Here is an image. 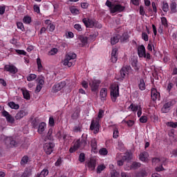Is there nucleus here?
I'll use <instances>...</instances> for the list:
<instances>
[{
    "instance_id": "obj_33",
    "label": "nucleus",
    "mask_w": 177,
    "mask_h": 177,
    "mask_svg": "<svg viewBox=\"0 0 177 177\" xmlns=\"http://www.w3.org/2000/svg\"><path fill=\"white\" fill-rule=\"evenodd\" d=\"M97 35H99V33L97 32H94L93 34H91L89 37H87V38L90 42H93V41L96 39V37H97Z\"/></svg>"
},
{
    "instance_id": "obj_40",
    "label": "nucleus",
    "mask_w": 177,
    "mask_h": 177,
    "mask_svg": "<svg viewBox=\"0 0 177 177\" xmlns=\"http://www.w3.org/2000/svg\"><path fill=\"white\" fill-rule=\"evenodd\" d=\"M142 164L140 162H133L131 165V169H138V168H140Z\"/></svg>"
},
{
    "instance_id": "obj_6",
    "label": "nucleus",
    "mask_w": 177,
    "mask_h": 177,
    "mask_svg": "<svg viewBox=\"0 0 177 177\" xmlns=\"http://www.w3.org/2000/svg\"><path fill=\"white\" fill-rule=\"evenodd\" d=\"M101 81L99 80H91L89 82V86L91 88L92 92H97L99 87L100 86Z\"/></svg>"
},
{
    "instance_id": "obj_36",
    "label": "nucleus",
    "mask_w": 177,
    "mask_h": 177,
    "mask_svg": "<svg viewBox=\"0 0 177 177\" xmlns=\"http://www.w3.org/2000/svg\"><path fill=\"white\" fill-rule=\"evenodd\" d=\"M122 160L124 161H131V160H132V155L129 152H127L125 155L122 156Z\"/></svg>"
},
{
    "instance_id": "obj_58",
    "label": "nucleus",
    "mask_w": 177,
    "mask_h": 177,
    "mask_svg": "<svg viewBox=\"0 0 177 177\" xmlns=\"http://www.w3.org/2000/svg\"><path fill=\"white\" fill-rule=\"evenodd\" d=\"M147 175V173L146 171H140L137 173L136 177H145Z\"/></svg>"
},
{
    "instance_id": "obj_18",
    "label": "nucleus",
    "mask_w": 177,
    "mask_h": 177,
    "mask_svg": "<svg viewBox=\"0 0 177 177\" xmlns=\"http://www.w3.org/2000/svg\"><path fill=\"white\" fill-rule=\"evenodd\" d=\"M36 129H37V132L39 135H42L44 132H45V129H46V123L45 122H40Z\"/></svg>"
},
{
    "instance_id": "obj_9",
    "label": "nucleus",
    "mask_w": 177,
    "mask_h": 177,
    "mask_svg": "<svg viewBox=\"0 0 177 177\" xmlns=\"http://www.w3.org/2000/svg\"><path fill=\"white\" fill-rule=\"evenodd\" d=\"M100 129V124H99V120H93L90 125L91 131H94V133H99Z\"/></svg>"
},
{
    "instance_id": "obj_60",
    "label": "nucleus",
    "mask_w": 177,
    "mask_h": 177,
    "mask_svg": "<svg viewBox=\"0 0 177 177\" xmlns=\"http://www.w3.org/2000/svg\"><path fill=\"white\" fill-rule=\"evenodd\" d=\"M52 133H53V129L50 128L48 129V132L47 133L48 139L50 140L52 139Z\"/></svg>"
},
{
    "instance_id": "obj_47",
    "label": "nucleus",
    "mask_w": 177,
    "mask_h": 177,
    "mask_svg": "<svg viewBox=\"0 0 177 177\" xmlns=\"http://www.w3.org/2000/svg\"><path fill=\"white\" fill-rule=\"evenodd\" d=\"M122 122H125V124H127L128 127H133V124H135V122L133 120H124Z\"/></svg>"
},
{
    "instance_id": "obj_25",
    "label": "nucleus",
    "mask_w": 177,
    "mask_h": 177,
    "mask_svg": "<svg viewBox=\"0 0 177 177\" xmlns=\"http://www.w3.org/2000/svg\"><path fill=\"white\" fill-rule=\"evenodd\" d=\"M100 97L101 98V100H102V101L106 100V97H107V88H102L100 90Z\"/></svg>"
},
{
    "instance_id": "obj_14",
    "label": "nucleus",
    "mask_w": 177,
    "mask_h": 177,
    "mask_svg": "<svg viewBox=\"0 0 177 177\" xmlns=\"http://www.w3.org/2000/svg\"><path fill=\"white\" fill-rule=\"evenodd\" d=\"M161 97V95L160 94V92L157 91V89L152 88L151 91V98L153 102H156V100H160Z\"/></svg>"
},
{
    "instance_id": "obj_57",
    "label": "nucleus",
    "mask_w": 177,
    "mask_h": 177,
    "mask_svg": "<svg viewBox=\"0 0 177 177\" xmlns=\"http://www.w3.org/2000/svg\"><path fill=\"white\" fill-rule=\"evenodd\" d=\"M16 53L17 55H24V56H26L27 55V52L24 50H15Z\"/></svg>"
},
{
    "instance_id": "obj_44",
    "label": "nucleus",
    "mask_w": 177,
    "mask_h": 177,
    "mask_svg": "<svg viewBox=\"0 0 177 177\" xmlns=\"http://www.w3.org/2000/svg\"><path fill=\"white\" fill-rule=\"evenodd\" d=\"M26 78H27V81H28L29 82H31V81H34V80L37 78V75L30 74L29 76H28Z\"/></svg>"
},
{
    "instance_id": "obj_8",
    "label": "nucleus",
    "mask_w": 177,
    "mask_h": 177,
    "mask_svg": "<svg viewBox=\"0 0 177 177\" xmlns=\"http://www.w3.org/2000/svg\"><path fill=\"white\" fill-rule=\"evenodd\" d=\"M109 10L111 13H121L125 10V7L121 4H113Z\"/></svg>"
},
{
    "instance_id": "obj_19",
    "label": "nucleus",
    "mask_w": 177,
    "mask_h": 177,
    "mask_svg": "<svg viewBox=\"0 0 177 177\" xmlns=\"http://www.w3.org/2000/svg\"><path fill=\"white\" fill-rule=\"evenodd\" d=\"M26 115H28V112L26 111L25 110H20L16 113L15 119L21 120V118H24L26 117Z\"/></svg>"
},
{
    "instance_id": "obj_24",
    "label": "nucleus",
    "mask_w": 177,
    "mask_h": 177,
    "mask_svg": "<svg viewBox=\"0 0 177 177\" xmlns=\"http://www.w3.org/2000/svg\"><path fill=\"white\" fill-rule=\"evenodd\" d=\"M32 174V168L26 167L21 177H30Z\"/></svg>"
},
{
    "instance_id": "obj_63",
    "label": "nucleus",
    "mask_w": 177,
    "mask_h": 177,
    "mask_svg": "<svg viewBox=\"0 0 177 177\" xmlns=\"http://www.w3.org/2000/svg\"><path fill=\"white\" fill-rule=\"evenodd\" d=\"M118 176H120V174H118V172H117V171L113 170L111 172V177H118Z\"/></svg>"
},
{
    "instance_id": "obj_35",
    "label": "nucleus",
    "mask_w": 177,
    "mask_h": 177,
    "mask_svg": "<svg viewBox=\"0 0 177 177\" xmlns=\"http://www.w3.org/2000/svg\"><path fill=\"white\" fill-rule=\"evenodd\" d=\"M31 21H32L31 17L28 15H26L24 17L23 23H24V24H30Z\"/></svg>"
},
{
    "instance_id": "obj_12",
    "label": "nucleus",
    "mask_w": 177,
    "mask_h": 177,
    "mask_svg": "<svg viewBox=\"0 0 177 177\" xmlns=\"http://www.w3.org/2000/svg\"><path fill=\"white\" fill-rule=\"evenodd\" d=\"M64 86H66V82H61L55 84L52 88L53 93H57V92H59V91H62Z\"/></svg>"
},
{
    "instance_id": "obj_42",
    "label": "nucleus",
    "mask_w": 177,
    "mask_h": 177,
    "mask_svg": "<svg viewBox=\"0 0 177 177\" xmlns=\"http://www.w3.org/2000/svg\"><path fill=\"white\" fill-rule=\"evenodd\" d=\"M108 153L109 151H107V149L106 148H102L99 151V154H100V156H107Z\"/></svg>"
},
{
    "instance_id": "obj_54",
    "label": "nucleus",
    "mask_w": 177,
    "mask_h": 177,
    "mask_svg": "<svg viewBox=\"0 0 177 177\" xmlns=\"http://www.w3.org/2000/svg\"><path fill=\"white\" fill-rule=\"evenodd\" d=\"M48 125L50 127H55V119L53 118V117L49 118Z\"/></svg>"
},
{
    "instance_id": "obj_31",
    "label": "nucleus",
    "mask_w": 177,
    "mask_h": 177,
    "mask_svg": "<svg viewBox=\"0 0 177 177\" xmlns=\"http://www.w3.org/2000/svg\"><path fill=\"white\" fill-rule=\"evenodd\" d=\"M177 4L176 2L173 1L170 3V13H177Z\"/></svg>"
},
{
    "instance_id": "obj_2",
    "label": "nucleus",
    "mask_w": 177,
    "mask_h": 177,
    "mask_svg": "<svg viewBox=\"0 0 177 177\" xmlns=\"http://www.w3.org/2000/svg\"><path fill=\"white\" fill-rule=\"evenodd\" d=\"M88 134L83 133L81 139L77 140L75 142V149H84L87 145L86 140H88Z\"/></svg>"
},
{
    "instance_id": "obj_53",
    "label": "nucleus",
    "mask_w": 177,
    "mask_h": 177,
    "mask_svg": "<svg viewBox=\"0 0 177 177\" xmlns=\"http://www.w3.org/2000/svg\"><path fill=\"white\" fill-rule=\"evenodd\" d=\"M70 11L72 15H78V13H80V10L74 7L71 8Z\"/></svg>"
},
{
    "instance_id": "obj_20",
    "label": "nucleus",
    "mask_w": 177,
    "mask_h": 177,
    "mask_svg": "<svg viewBox=\"0 0 177 177\" xmlns=\"http://www.w3.org/2000/svg\"><path fill=\"white\" fill-rule=\"evenodd\" d=\"M81 113V108L76 106L74 113L71 115L72 120H78L80 118V114Z\"/></svg>"
},
{
    "instance_id": "obj_10",
    "label": "nucleus",
    "mask_w": 177,
    "mask_h": 177,
    "mask_svg": "<svg viewBox=\"0 0 177 177\" xmlns=\"http://www.w3.org/2000/svg\"><path fill=\"white\" fill-rule=\"evenodd\" d=\"M82 23H84L86 28H93V27H95V19L84 18L82 19Z\"/></svg>"
},
{
    "instance_id": "obj_13",
    "label": "nucleus",
    "mask_w": 177,
    "mask_h": 177,
    "mask_svg": "<svg viewBox=\"0 0 177 177\" xmlns=\"http://www.w3.org/2000/svg\"><path fill=\"white\" fill-rule=\"evenodd\" d=\"M86 167H87V168H88L89 171H95V168H96L95 159L91 158L88 161H86Z\"/></svg>"
},
{
    "instance_id": "obj_64",
    "label": "nucleus",
    "mask_w": 177,
    "mask_h": 177,
    "mask_svg": "<svg viewBox=\"0 0 177 177\" xmlns=\"http://www.w3.org/2000/svg\"><path fill=\"white\" fill-rule=\"evenodd\" d=\"M33 10L34 12H36V13H40L39 6L35 4L33 6Z\"/></svg>"
},
{
    "instance_id": "obj_41",
    "label": "nucleus",
    "mask_w": 177,
    "mask_h": 177,
    "mask_svg": "<svg viewBox=\"0 0 177 177\" xmlns=\"http://www.w3.org/2000/svg\"><path fill=\"white\" fill-rule=\"evenodd\" d=\"M27 162H28V156H24L20 162L21 165H22L23 167H24V165H26V164H27Z\"/></svg>"
},
{
    "instance_id": "obj_52",
    "label": "nucleus",
    "mask_w": 177,
    "mask_h": 177,
    "mask_svg": "<svg viewBox=\"0 0 177 177\" xmlns=\"http://www.w3.org/2000/svg\"><path fill=\"white\" fill-rule=\"evenodd\" d=\"M79 161L80 162H85V153H81L79 156Z\"/></svg>"
},
{
    "instance_id": "obj_3",
    "label": "nucleus",
    "mask_w": 177,
    "mask_h": 177,
    "mask_svg": "<svg viewBox=\"0 0 177 177\" xmlns=\"http://www.w3.org/2000/svg\"><path fill=\"white\" fill-rule=\"evenodd\" d=\"M75 57H77V55L75 53H70L66 56V58L62 62L64 66H68V67L74 66V59H75Z\"/></svg>"
},
{
    "instance_id": "obj_22",
    "label": "nucleus",
    "mask_w": 177,
    "mask_h": 177,
    "mask_svg": "<svg viewBox=\"0 0 177 177\" xmlns=\"http://www.w3.org/2000/svg\"><path fill=\"white\" fill-rule=\"evenodd\" d=\"M91 151L93 153L97 152V141H96V138H93L91 140Z\"/></svg>"
},
{
    "instance_id": "obj_56",
    "label": "nucleus",
    "mask_w": 177,
    "mask_h": 177,
    "mask_svg": "<svg viewBox=\"0 0 177 177\" xmlns=\"http://www.w3.org/2000/svg\"><path fill=\"white\" fill-rule=\"evenodd\" d=\"M74 29L77 30V31L81 32L82 31V26L80 24H76L74 25Z\"/></svg>"
},
{
    "instance_id": "obj_37",
    "label": "nucleus",
    "mask_w": 177,
    "mask_h": 177,
    "mask_svg": "<svg viewBox=\"0 0 177 177\" xmlns=\"http://www.w3.org/2000/svg\"><path fill=\"white\" fill-rule=\"evenodd\" d=\"M131 66L136 71H139V66H138V59H133L131 62Z\"/></svg>"
},
{
    "instance_id": "obj_26",
    "label": "nucleus",
    "mask_w": 177,
    "mask_h": 177,
    "mask_svg": "<svg viewBox=\"0 0 177 177\" xmlns=\"http://www.w3.org/2000/svg\"><path fill=\"white\" fill-rule=\"evenodd\" d=\"M148 158H149V153H147V151L141 152L139 155L140 161H142L143 162H145V161H146Z\"/></svg>"
},
{
    "instance_id": "obj_50",
    "label": "nucleus",
    "mask_w": 177,
    "mask_h": 177,
    "mask_svg": "<svg viewBox=\"0 0 177 177\" xmlns=\"http://www.w3.org/2000/svg\"><path fill=\"white\" fill-rule=\"evenodd\" d=\"M140 122L142 124H146L147 122V116L146 115H142L140 118Z\"/></svg>"
},
{
    "instance_id": "obj_11",
    "label": "nucleus",
    "mask_w": 177,
    "mask_h": 177,
    "mask_svg": "<svg viewBox=\"0 0 177 177\" xmlns=\"http://www.w3.org/2000/svg\"><path fill=\"white\" fill-rule=\"evenodd\" d=\"M4 71L10 73V74H16L19 70L15 65L6 64L4 66Z\"/></svg>"
},
{
    "instance_id": "obj_46",
    "label": "nucleus",
    "mask_w": 177,
    "mask_h": 177,
    "mask_svg": "<svg viewBox=\"0 0 177 177\" xmlns=\"http://www.w3.org/2000/svg\"><path fill=\"white\" fill-rule=\"evenodd\" d=\"M17 28L21 30V31H24L26 28H24V24H23V22L18 21L17 22Z\"/></svg>"
},
{
    "instance_id": "obj_1",
    "label": "nucleus",
    "mask_w": 177,
    "mask_h": 177,
    "mask_svg": "<svg viewBox=\"0 0 177 177\" xmlns=\"http://www.w3.org/2000/svg\"><path fill=\"white\" fill-rule=\"evenodd\" d=\"M120 96V86L118 84H112L111 86V98L113 103L117 102V98Z\"/></svg>"
},
{
    "instance_id": "obj_45",
    "label": "nucleus",
    "mask_w": 177,
    "mask_h": 177,
    "mask_svg": "<svg viewBox=\"0 0 177 177\" xmlns=\"http://www.w3.org/2000/svg\"><path fill=\"white\" fill-rule=\"evenodd\" d=\"M37 68L39 71H41L42 68H44V66H42V63L41 62V59L37 58Z\"/></svg>"
},
{
    "instance_id": "obj_38",
    "label": "nucleus",
    "mask_w": 177,
    "mask_h": 177,
    "mask_svg": "<svg viewBox=\"0 0 177 177\" xmlns=\"http://www.w3.org/2000/svg\"><path fill=\"white\" fill-rule=\"evenodd\" d=\"M39 125V120L35 118L32 121V127L34 128V129H37Z\"/></svg>"
},
{
    "instance_id": "obj_30",
    "label": "nucleus",
    "mask_w": 177,
    "mask_h": 177,
    "mask_svg": "<svg viewBox=\"0 0 177 177\" xmlns=\"http://www.w3.org/2000/svg\"><path fill=\"white\" fill-rule=\"evenodd\" d=\"M79 39L82 42V46H85V45H88V41H89V39H88V37L80 35L79 37Z\"/></svg>"
},
{
    "instance_id": "obj_32",
    "label": "nucleus",
    "mask_w": 177,
    "mask_h": 177,
    "mask_svg": "<svg viewBox=\"0 0 177 177\" xmlns=\"http://www.w3.org/2000/svg\"><path fill=\"white\" fill-rule=\"evenodd\" d=\"M8 104L9 107H10V109H12L14 110H19V109H20V105H19L18 104H15V102H10Z\"/></svg>"
},
{
    "instance_id": "obj_21",
    "label": "nucleus",
    "mask_w": 177,
    "mask_h": 177,
    "mask_svg": "<svg viewBox=\"0 0 177 177\" xmlns=\"http://www.w3.org/2000/svg\"><path fill=\"white\" fill-rule=\"evenodd\" d=\"M119 39H120L122 44H125L129 41V35H128V32H124L121 36H119Z\"/></svg>"
},
{
    "instance_id": "obj_15",
    "label": "nucleus",
    "mask_w": 177,
    "mask_h": 177,
    "mask_svg": "<svg viewBox=\"0 0 177 177\" xmlns=\"http://www.w3.org/2000/svg\"><path fill=\"white\" fill-rule=\"evenodd\" d=\"M2 115L3 117H6V121L8 122L10 124H15V118H13V116H12V115H10L9 112L3 111L2 112Z\"/></svg>"
},
{
    "instance_id": "obj_61",
    "label": "nucleus",
    "mask_w": 177,
    "mask_h": 177,
    "mask_svg": "<svg viewBox=\"0 0 177 177\" xmlns=\"http://www.w3.org/2000/svg\"><path fill=\"white\" fill-rule=\"evenodd\" d=\"M41 174L44 177L48 176V175L49 174V171L48 170V169H44L41 171Z\"/></svg>"
},
{
    "instance_id": "obj_16",
    "label": "nucleus",
    "mask_w": 177,
    "mask_h": 177,
    "mask_svg": "<svg viewBox=\"0 0 177 177\" xmlns=\"http://www.w3.org/2000/svg\"><path fill=\"white\" fill-rule=\"evenodd\" d=\"M5 143L7 146H9L10 145V147H15V146H17V142H16V140H15L12 137L6 138Z\"/></svg>"
},
{
    "instance_id": "obj_55",
    "label": "nucleus",
    "mask_w": 177,
    "mask_h": 177,
    "mask_svg": "<svg viewBox=\"0 0 177 177\" xmlns=\"http://www.w3.org/2000/svg\"><path fill=\"white\" fill-rule=\"evenodd\" d=\"M47 30H48V31H50V32H53L55 31V26L53 24H50L47 26Z\"/></svg>"
},
{
    "instance_id": "obj_5",
    "label": "nucleus",
    "mask_w": 177,
    "mask_h": 177,
    "mask_svg": "<svg viewBox=\"0 0 177 177\" xmlns=\"http://www.w3.org/2000/svg\"><path fill=\"white\" fill-rule=\"evenodd\" d=\"M132 71V68L131 67V66H125L122 67V68L120 69V80L122 81H124V80H125V78H127V77H128V75H129V73Z\"/></svg>"
},
{
    "instance_id": "obj_59",
    "label": "nucleus",
    "mask_w": 177,
    "mask_h": 177,
    "mask_svg": "<svg viewBox=\"0 0 177 177\" xmlns=\"http://www.w3.org/2000/svg\"><path fill=\"white\" fill-rule=\"evenodd\" d=\"M168 127H170L171 128H177V122H169L167 123Z\"/></svg>"
},
{
    "instance_id": "obj_4",
    "label": "nucleus",
    "mask_w": 177,
    "mask_h": 177,
    "mask_svg": "<svg viewBox=\"0 0 177 177\" xmlns=\"http://www.w3.org/2000/svg\"><path fill=\"white\" fill-rule=\"evenodd\" d=\"M138 55L139 57H144L147 61L151 59L150 53H146V48L143 45L138 46Z\"/></svg>"
},
{
    "instance_id": "obj_49",
    "label": "nucleus",
    "mask_w": 177,
    "mask_h": 177,
    "mask_svg": "<svg viewBox=\"0 0 177 177\" xmlns=\"http://www.w3.org/2000/svg\"><path fill=\"white\" fill-rule=\"evenodd\" d=\"M161 23L164 27H168V21L166 17H163L161 18Z\"/></svg>"
},
{
    "instance_id": "obj_23",
    "label": "nucleus",
    "mask_w": 177,
    "mask_h": 177,
    "mask_svg": "<svg viewBox=\"0 0 177 177\" xmlns=\"http://www.w3.org/2000/svg\"><path fill=\"white\" fill-rule=\"evenodd\" d=\"M171 106H172V102H166L161 109L162 112L168 113L171 110Z\"/></svg>"
},
{
    "instance_id": "obj_51",
    "label": "nucleus",
    "mask_w": 177,
    "mask_h": 177,
    "mask_svg": "<svg viewBox=\"0 0 177 177\" xmlns=\"http://www.w3.org/2000/svg\"><path fill=\"white\" fill-rule=\"evenodd\" d=\"M142 39L145 41V42H147V41H149V35H147V33H146L145 32H142Z\"/></svg>"
},
{
    "instance_id": "obj_39",
    "label": "nucleus",
    "mask_w": 177,
    "mask_h": 177,
    "mask_svg": "<svg viewBox=\"0 0 177 177\" xmlns=\"http://www.w3.org/2000/svg\"><path fill=\"white\" fill-rule=\"evenodd\" d=\"M162 10H163V12H165L169 10V6L168 5V3L167 1L162 2Z\"/></svg>"
},
{
    "instance_id": "obj_62",
    "label": "nucleus",
    "mask_w": 177,
    "mask_h": 177,
    "mask_svg": "<svg viewBox=\"0 0 177 177\" xmlns=\"http://www.w3.org/2000/svg\"><path fill=\"white\" fill-rule=\"evenodd\" d=\"M106 6L109 8V10H111V8L113 6L114 3H111L109 0H107L105 3Z\"/></svg>"
},
{
    "instance_id": "obj_48",
    "label": "nucleus",
    "mask_w": 177,
    "mask_h": 177,
    "mask_svg": "<svg viewBox=\"0 0 177 177\" xmlns=\"http://www.w3.org/2000/svg\"><path fill=\"white\" fill-rule=\"evenodd\" d=\"M120 132L118 131V129L115 128L113 130V139H117L119 136Z\"/></svg>"
},
{
    "instance_id": "obj_28",
    "label": "nucleus",
    "mask_w": 177,
    "mask_h": 177,
    "mask_svg": "<svg viewBox=\"0 0 177 177\" xmlns=\"http://www.w3.org/2000/svg\"><path fill=\"white\" fill-rule=\"evenodd\" d=\"M21 91L22 92L24 99H26V100H30V91H28L27 88H21Z\"/></svg>"
},
{
    "instance_id": "obj_27",
    "label": "nucleus",
    "mask_w": 177,
    "mask_h": 177,
    "mask_svg": "<svg viewBox=\"0 0 177 177\" xmlns=\"http://www.w3.org/2000/svg\"><path fill=\"white\" fill-rule=\"evenodd\" d=\"M120 42V35L117 34L112 37H111V44L115 45Z\"/></svg>"
},
{
    "instance_id": "obj_34",
    "label": "nucleus",
    "mask_w": 177,
    "mask_h": 177,
    "mask_svg": "<svg viewBox=\"0 0 177 177\" xmlns=\"http://www.w3.org/2000/svg\"><path fill=\"white\" fill-rule=\"evenodd\" d=\"M138 88L140 91H145V89H146V83H145V80L143 79L140 80Z\"/></svg>"
},
{
    "instance_id": "obj_7",
    "label": "nucleus",
    "mask_w": 177,
    "mask_h": 177,
    "mask_svg": "<svg viewBox=\"0 0 177 177\" xmlns=\"http://www.w3.org/2000/svg\"><path fill=\"white\" fill-rule=\"evenodd\" d=\"M53 149H55V143L53 142H47L44 145V151L48 156L53 153Z\"/></svg>"
},
{
    "instance_id": "obj_17",
    "label": "nucleus",
    "mask_w": 177,
    "mask_h": 177,
    "mask_svg": "<svg viewBox=\"0 0 177 177\" xmlns=\"http://www.w3.org/2000/svg\"><path fill=\"white\" fill-rule=\"evenodd\" d=\"M118 60V49L113 48L111 52V62L112 63H117Z\"/></svg>"
},
{
    "instance_id": "obj_29",
    "label": "nucleus",
    "mask_w": 177,
    "mask_h": 177,
    "mask_svg": "<svg viewBox=\"0 0 177 177\" xmlns=\"http://www.w3.org/2000/svg\"><path fill=\"white\" fill-rule=\"evenodd\" d=\"M128 110H131L133 113H136L139 110V105L138 104L131 103L128 107Z\"/></svg>"
},
{
    "instance_id": "obj_43",
    "label": "nucleus",
    "mask_w": 177,
    "mask_h": 177,
    "mask_svg": "<svg viewBox=\"0 0 177 177\" xmlns=\"http://www.w3.org/2000/svg\"><path fill=\"white\" fill-rule=\"evenodd\" d=\"M106 169V166L104 165H100L97 167V174H101L102 171H104Z\"/></svg>"
}]
</instances>
